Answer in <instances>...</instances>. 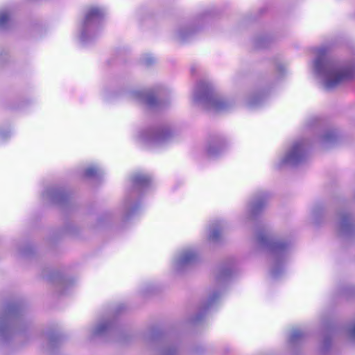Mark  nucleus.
Masks as SVG:
<instances>
[{
  "label": "nucleus",
  "mask_w": 355,
  "mask_h": 355,
  "mask_svg": "<svg viewBox=\"0 0 355 355\" xmlns=\"http://www.w3.org/2000/svg\"><path fill=\"white\" fill-rule=\"evenodd\" d=\"M94 173H95V171H94V169H92V168H89V169H87V170L86 171V175H87V176L93 175Z\"/></svg>",
  "instance_id": "9d476101"
},
{
  "label": "nucleus",
  "mask_w": 355,
  "mask_h": 355,
  "mask_svg": "<svg viewBox=\"0 0 355 355\" xmlns=\"http://www.w3.org/2000/svg\"><path fill=\"white\" fill-rule=\"evenodd\" d=\"M328 49L325 47L317 51L315 67L317 70H324L327 73V87L331 88L352 79L355 76L354 67L338 68L331 61L327 60Z\"/></svg>",
  "instance_id": "f257e3e1"
},
{
  "label": "nucleus",
  "mask_w": 355,
  "mask_h": 355,
  "mask_svg": "<svg viewBox=\"0 0 355 355\" xmlns=\"http://www.w3.org/2000/svg\"><path fill=\"white\" fill-rule=\"evenodd\" d=\"M102 17V13L101 10L98 8H92L90 9L86 15V20L87 21L100 19Z\"/></svg>",
  "instance_id": "7ed1b4c3"
},
{
  "label": "nucleus",
  "mask_w": 355,
  "mask_h": 355,
  "mask_svg": "<svg viewBox=\"0 0 355 355\" xmlns=\"http://www.w3.org/2000/svg\"><path fill=\"white\" fill-rule=\"evenodd\" d=\"M135 181L137 184L148 183V179L146 177L137 176L135 178Z\"/></svg>",
  "instance_id": "0eeeda50"
},
{
  "label": "nucleus",
  "mask_w": 355,
  "mask_h": 355,
  "mask_svg": "<svg viewBox=\"0 0 355 355\" xmlns=\"http://www.w3.org/2000/svg\"><path fill=\"white\" fill-rule=\"evenodd\" d=\"M10 19V16L7 12L0 13V26H4Z\"/></svg>",
  "instance_id": "39448f33"
},
{
  "label": "nucleus",
  "mask_w": 355,
  "mask_h": 355,
  "mask_svg": "<svg viewBox=\"0 0 355 355\" xmlns=\"http://www.w3.org/2000/svg\"><path fill=\"white\" fill-rule=\"evenodd\" d=\"M352 335L355 337V326L352 329Z\"/></svg>",
  "instance_id": "f8f14e48"
},
{
  "label": "nucleus",
  "mask_w": 355,
  "mask_h": 355,
  "mask_svg": "<svg viewBox=\"0 0 355 355\" xmlns=\"http://www.w3.org/2000/svg\"><path fill=\"white\" fill-rule=\"evenodd\" d=\"M260 241L262 242V243H265L266 242V239L263 237V236H260Z\"/></svg>",
  "instance_id": "ddd939ff"
},
{
  "label": "nucleus",
  "mask_w": 355,
  "mask_h": 355,
  "mask_svg": "<svg viewBox=\"0 0 355 355\" xmlns=\"http://www.w3.org/2000/svg\"><path fill=\"white\" fill-rule=\"evenodd\" d=\"M220 236V232L218 230L213 231L210 235V239L212 240H217Z\"/></svg>",
  "instance_id": "6e6552de"
},
{
  "label": "nucleus",
  "mask_w": 355,
  "mask_h": 355,
  "mask_svg": "<svg viewBox=\"0 0 355 355\" xmlns=\"http://www.w3.org/2000/svg\"><path fill=\"white\" fill-rule=\"evenodd\" d=\"M147 102H148V105H153L157 103V99L155 97H154L153 96H149L147 98Z\"/></svg>",
  "instance_id": "1a4fd4ad"
},
{
  "label": "nucleus",
  "mask_w": 355,
  "mask_h": 355,
  "mask_svg": "<svg viewBox=\"0 0 355 355\" xmlns=\"http://www.w3.org/2000/svg\"><path fill=\"white\" fill-rule=\"evenodd\" d=\"M211 105L216 110H220L226 107V103L220 99H214L211 101Z\"/></svg>",
  "instance_id": "20e7f679"
},
{
  "label": "nucleus",
  "mask_w": 355,
  "mask_h": 355,
  "mask_svg": "<svg viewBox=\"0 0 355 355\" xmlns=\"http://www.w3.org/2000/svg\"><path fill=\"white\" fill-rule=\"evenodd\" d=\"M303 144L301 142H297L293 144L289 154L288 155V160L298 161L302 155Z\"/></svg>",
  "instance_id": "f03ea898"
},
{
  "label": "nucleus",
  "mask_w": 355,
  "mask_h": 355,
  "mask_svg": "<svg viewBox=\"0 0 355 355\" xmlns=\"http://www.w3.org/2000/svg\"><path fill=\"white\" fill-rule=\"evenodd\" d=\"M196 258V255L195 253H193L192 252H187L184 254L183 259H182V262L188 263V262H190V261L194 260Z\"/></svg>",
  "instance_id": "423d86ee"
},
{
  "label": "nucleus",
  "mask_w": 355,
  "mask_h": 355,
  "mask_svg": "<svg viewBox=\"0 0 355 355\" xmlns=\"http://www.w3.org/2000/svg\"><path fill=\"white\" fill-rule=\"evenodd\" d=\"M347 220H348V217L347 216H344L343 218V226H346L347 225Z\"/></svg>",
  "instance_id": "9b49d317"
}]
</instances>
